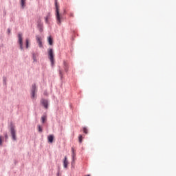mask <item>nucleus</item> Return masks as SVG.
Wrapping results in <instances>:
<instances>
[{
    "mask_svg": "<svg viewBox=\"0 0 176 176\" xmlns=\"http://www.w3.org/2000/svg\"><path fill=\"white\" fill-rule=\"evenodd\" d=\"M55 6H56L55 16L56 19V23L58 25H61V21L64 20V18L63 17V14H60V8H58V5H57V1L55 2Z\"/></svg>",
    "mask_w": 176,
    "mask_h": 176,
    "instance_id": "nucleus-1",
    "label": "nucleus"
},
{
    "mask_svg": "<svg viewBox=\"0 0 176 176\" xmlns=\"http://www.w3.org/2000/svg\"><path fill=\"white\" fill-rule=\"evenodd\" d=\"M48 56L51 61L52 65L54 64V54L53 53V49L48 50Z\"/></svg>",
    "mask_w": 176,
    "mask_h": 176,
    "instance_id": "nucleus-2",
    "label": "nucleus"
},
{
    "mask_svg": "<svg viewBox=\"0 0 176 176\" xmlns=\"http://www.w3.org/2000/svg\"><path fill=\"white\" fill-rule=\"evenodd\" d=\"M18 38H19V43L20 45V49L21 50H23V34H19Z\"/></svg>",
    "mask_w": 176,
    "mask_h": 176,
    "instance_id": "nucleus-3",
    "label": "nucleus"
},
{
    "mask_svg": "<svg viewBox=\"0 0 176 176\" xmlns=\"http://www.w3.org/2000/svg\"><path fill=\"white\" fill-rule=\"evenodd\" d=\"M36 85L35 84H33L32 87V98H35V94L36 93Z\"/></svg>",
    "mask_w": 176,
    "mask_h": 176,
    "instance_id": "nucleus-4",
    "label": "nucleus"
},
{
    "mask_svg": "<svg viewBox=\"0 0 176 176\" xmlns=\"http://www.w3.org/2000/svg\"><path fill=\"white\" fill-rule=\"evenodd\" d=\"M41 102L42 105L44 107V108H45V109H47V108L49 107V102L45 99H42L41 100Z\"/></svg>",
    "mask_w": 176,
    "mask_h": 176,
    "instance_id": "nucleus-5",
    "label": "nucleus"
},
{
    "mask_svg": "<svg viewBox=\"0 0 176 176\" xmlns=\"http://www.w3.org/2000/svg\"><path fill=\"white\" fill-rule=\"evenodd\" d=\"M11 135L12 137V140L14 141H16V130H14V127L11 128Z\"/></svg>",
    "mask_w": 176,
    "mask_h": 176,
    "instance_id": "nucleus-6",
    "label": "nucleus"
},
{
    "mask_svg": "<svg viewBox=\"0 0 176 176\" xmlns=\"http://www.w3.org/2000/svg\"><path fill=\"white\" fill-rule=\"evenodd\" d=\"M36 39L37 41V43L38 44L39 47H43L42 38L41 37L36 36Z\"/></svg>",
    "mask_w": 176,
    "mask_h": 176,
    "instance_id": "nucleus-7",
    "label": "nucleus"
},
{
    "mask_svg": "<svg viewBox=\"0 0 176 176\" xmlns=\"http://www.w3.org/2000/svg\"><path fill=\"white\" fill-rule=\"evenodd\" d=\"M47 140H48V142H50V144H52V142L54 140V135H49L47 136Z\"/></svg>",
    "mask_w": 176,
    "mask_h": 176,
    "instance_id": "nucleus-8",
    "label": "nucleus"
},
{
    "mask_svg": "<svg viewBox=\"0 0 176 176\" xmlns=\"http://www.w3.org/2000/svg\"><path fill=\"white\" fill-rule=\"evenodd\" d=\"M72 157L74 162L75 160V157H76V153H75V149L74 148V147L72 148Z\"/></svg>",
    "mask_w": 176,
    "mask_h": 176,
    "instance_id": "nucleus-9",
    "label": "nucleus"
},
{
    "mask_svg": "<svg viewBox=\"0 0 176 176\" xmlns=\"http://www.w3.org/2000/svg\"><path fill=\"white\" fill-rule=\"evenodd\" d=\"M68 166V160H67V157H65V159L63 160V166L65 168H67Z\"/></svg>",
    "mask_w": 176,
    "mask_h": 176,
    "instance_id": "nucleus-10",
    "label": "nucleus"
},
{
    "mask_svg": "<svg viewBox=\"0 0 176 176\" xmlns=\"http://www.w3.org/2000/svg\"><path fill=\"white\" fill-rule=\"evenodd\" d=\"M63 65L65 72H68V63H67L65 61H63Z\"/></svg>",
    "mask_w": 176,
    "mask_h": 176,
    "instance_id": "nucleus-11",
    "label": "nucleus"
},
{
    "mask_svg": "<svg viewBox=\"0 0 176 176\" xmlns=\"http://www.w3.org/2000/svg\"><path fill=\"white\" fill-rule=\"evenodd\" d=\"M21 6L22 9H24V8H25V0H21Z\"/></svg>",
    "mask_w": 176,
    "mask_h": 176,
    "instance_id": "nucleus-12",
    "label": "nucleus"
},
{
    "mask_svg": "<svg viewBox=\"0 0 176 176\" xmlns=\"http://www.w3.org/2000/svg\"><path fill=\"white\" fill-rule=\"evenodd\" d=\"M48 43L49 45H50L52 46V45H53V38H52V36H50L48 37Z\"/></svg>",
    "mask_w": 176,
    "mask_h": 176,
    "instance_id": "nucleus-13",
    "label": "nucleus"
},
{
    "mask_svg": "<svg viewBox=\"0 0 176 176\" xmlns=\"http://www.w3.org/2000/svg\"><path fill=\"white\" fill-rule=\"evenodd\" d=\"M47 119V117L46 116H43L41 117V122H42V123H45V122H46Z\"/></svg>",
    "mask_w": 176,
    "mask_h": 176,
    "instance_id": "nucleus-14",
    "label": "nucleus"
},
{
    "mask_svg": "<svg viewBox=\"0 0 176 176\" xmlns=\"http://www.w3.org/2000/svg\"><path fill=\"white\" fill-rule=\"evenodd\" d=\"M49 19H50V13H49L45 17V23H49Z\"/></svg>",
    "mask_w": 176,
    "mask_h": 176,
    "instance_id": "nucleus-15",
    "label": "nucleus"
},
{
    "mask_svg": "<svg viewBox=\"0 0 176 176\" xmlns=\"http://www.w3.org/2000/svg\"><path fill=\"white\" fill-rule=\"evenodd\" d=\"M82 140H83V136H82V135H79V136H78V141H79V142L80 144H81Z\"/></svg>",
    "mask_w": 176,
    "mask_h": 176,
    "instance_id": "nucleus-16",
    "label": "nucleus"
},
{
    "mask_svg": "<svg viewBox=\"0 0 176 176\" xmlns=\"http://www.w3.org/2000/svg\"><path fill=\"white\" fill-rule=\"evenodd\" d=\"M38 131L39 133H42V131H43V129H42V127L41 125H38Z\"/></svg>",
    "mask_w": 176,
    "mask_h": 176,
    "instance_id": "nucleus-17",
    "label": "nucleus"
},
{
    "mask_svg": "<svg viewBox=\"0 0 176 176\" xmlns=\"http://www.w3.org/2000/svg\"><path fill=\"white\" fill-rule=\"evenodd\" d=\"M83 133H85V134H87L88 131H87V128L84 127L82 129Z\"/></svg>",
    "mask_w": 176,
    "mask_h": 176,
    "instance_id": "nucleus-18",
    "label": "nucleus"
},
{
    "mask_svg": "<svg viewBox=\"0 0 176 176\" xmlns=\"http://www.w3.org/2000/svg\"><path fill=\"white\" fill-rule=\"evenodd\" d=\"M30 43V41L28 39H26V47L28 49V45Z\"/></svg>",
    "mask_w": 176,
    "mask_h": 176,
    "instance_id": "nucleus-19",
    "label": "nucleus"
},
{
    "mask_svg": "<svg viewBox=\"0 0 176 176\" xmlns=\"http://www.w3.org/2000/svg\"><path fill=\"white\" fill-rule=\"evenodd\" d=\"M0 145H2V136H0Z\"/></svg>",
    "mask_w": 176,
    "mask_h": 176,
    "instance_id": "nucleus-20",
    "label": "nucleus"
},
{
    "mask_svg": "<svg viewBox=\"0 0 176 176\" xmlns=\"http://www.w3.org/2000/svg\"><path fill=\"white\" fill-rule=\"evenodd\" d=\"M69 16H70V17H74V12H71Z\"/></svg>",
    "mask_w": 176,
    "mask_h": 176,
    "instance_id": "nucleus-21",
    "label": "nucleus"
},
{
    "mask_svg": "<svg viewBox=\"0 0 176 176\" xmlns=\"http://www.w3.org/2000/svg\"><path fill=\"white\" fill-rule=\"evenodd\" d=\"M8 32L10 33V29H8Z\"/></svg>",
    "mask_w": 176,
    "mask_h": 176,
    "instance_id": "nucleus-22",
    "label": "nucleus"
},
{
    "mask_svg": "<svg viewBox=\"0 0 176 176\" xmlns=\"http://www.w3.org/2000/svg\"><path fill=\"white\" fill-rule=\"evenodd\" d=\"M6 138H8V135H6Z\"/></svg>",
    "mask_w": 176,
    "mask_h": 176,
    "instance_id": "nucleus-23",
    "label": "nucleus"
},
{
    "mask_svg": "<svg viewBox=\"0 0 176 176\" xmlns=\"http://www.w3.org/2000/svg\"><path fill=\"white\" fill-rule=\"evenodd\" d=\"M3 80H4V82H5V80H6V78H4Z\"/></svg>",
    "mask_w": 176,
    "mask_h": 176,
    "instance_id": "nucleus-24",
    "label": "nucleus"
},
{
    "mask_svg": "<svg viewBox=\"0 0 176 176\" xmlns=\"http://www.w3.org/2000/svg\"><path fill=\"white\" fill-rule=\"evenodd\" d=\"M60 74L61 75V71L60 72Z\"/></svg>",
    "mask_w": 176,
    "mask_h": 176,
    "instance_id": "nucleus-25",
    "label": "nucleus"
}]
</instances>
